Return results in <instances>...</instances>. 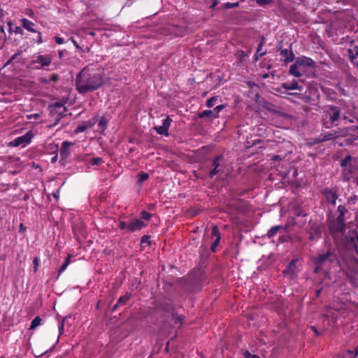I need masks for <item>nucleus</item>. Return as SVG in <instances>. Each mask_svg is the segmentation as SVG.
I'll use <instances>...</instances> for the list:
<instances>
[{
    "label": "nucleus",
    "mask_w": 358,
    "mask_h": 358,
    "mask_svg": "<svg viewBox=\"0 0 358 358\" xmlns=\"http://www.w3.org/2000/svg\"><path fill=\"white\" fill-rule=\"evenodd\" d=\"M106 84L103 74L83 68L76 76L75 85L80 94H86L88 92L95 91Z\"/></svg>",
    "instance_id": "1"
},
{
    "label": "nucleus",
    "mask_w": 358,
    "mask_h": 358,
    "mask_svg": "<svg viewBox=\"0 0 358 358\" xmlns=\"http://www.w3.org/2000/svg\"><path fill=\"white\" fill-rule=\"evenodd\" d=\"M208 281V275L204 269L199 268L193 269L187 275L180 278L178 285L183 292L195 294L200 292Z\"/></svg>",
    "instance_id": "2"
},
{
    "label": "nucleus",
    "mask_w": 358,
    "mask_h": 358,
    "mask_svg": "<svg viewBox=\"0 0 358 358\" xmlns=\"http://www.w3.org/2000/svg\"><path fill=\"white\" fill-rule=\"evenodd\" d=\"M341 242L348 252H355L358 255V231L356 229L349 230L343 234Z\"/></svg>",
    "instance_id": "3"
},
{
    "label": "nucleus",
    "mask_w": 358,
    "mask_h": 358,
    "mask_svg": "<svg viewBox=\"0 0 358 358\" xmlns=\"http://www.w3.org/2000/svg\"><path fill=\"white\" fill-rule=\"evenodd\" d=\"M313 264L325 265L327 263L338 264L339 262L337 254L334 248H329L324 252L318 253L317 256L312 257Z\"/></svg>",
    "instance_id": "4"
},
{
    "label": "nucleus",
    "mask_w": 358,
    "mask_h": 358,
    "mask_svg": "<svg viewBox=\"0 0 358 358\" xmlns=\"http://www.w3.org/2000/svg\"><path fill=\"white\" fill-rule=\"evenodd\" d=\"M328 227L331 234H343L346 230L345 217L338 215L336 217L329 215L327 217Z\"/></svg>",
    "instance_id": "5"
},
{
    "label": "nucleus",
    "mask_w": 358,
    "mask_h": 358,
    "mask_svg": "<svg viewBox=\"0 0 358 358\" xmlns=\"http://www.w3.org/2000/svg\"><path fill=\"white\" fill-rule=\"evenodd\" d=\"M309 229H306L308 239L310 241H315L322 238L324 225L317 221L308 222Z\"/></svg>",
    "instance_id": "6"
},
{
    "label": "nucleus",
    "mask_w": 358,
    "mask_h": 358,
    "mask_svg": "<svg viewBox=\"0 0 358 358\" xmlns=\"http://www.w3.org/2000/svg\"><path fill=\"white\" fill-rule=\"evenodd\" d=\"M33 137L34 134L32 133V131L30 130L24 135L19 136L15 138L13 141H10L9 143V145L10 147H17L20 145L24 147L31 142Z\"/></svg>",
    "instance_id": "7"
},
{
    "label": "nucleus",
    "mask_w": 358,
    "mask_h": 358,
    "mask_svg": "<svg viewBox=\"0 0 358 358\" xmlns=\"http://www.w3.org/2000/svg\"><path fill=\"white\" fill-rule=\"evenodd\" d=\"M299 69L304 73L308 69H315L317 67L315 62L311 58L306 56H300L296 58Z\"/></svg>",
    "instance_id": "8"
},
{
    "label": "nucleus",
    "mask_w": 358,
    "mask_h": 358,
    "mask_svg": "<svg viewBox=\"0 0 358 358\" xmlns=\"http://www.w3.org/2000/svg\"><path fill=\"white\" fill-rule=\"evenodd\" d=\"M224 161L222 155H217L213 161V169L210 171L208 176L210 178H213L214 176L220 172H222V169L220 167L222 166V163Z\"/></svg>",
    "instance_id": "9"
},
{
    "label": "nucleus",
    "mask_w": 358,
    "mask_h": 358,
    "mask_svg": "<svg viewBox=\"0 0 358 358\" xmlns=\"http://www.w3.org/2000/svg\"><path fill=\"white\" fill-rule=\"evenodd\" d=\"M299 261L298 258L292 259L286 268L282 271L283 275L289 276L291 279L294 278L298 274V268L296 266V262Z\"/></svg>",
    "instance_id": "10"
},
{
    "label": "nucleus",
    "mask_w": 358,
    "mask_h": 358,
    "mask_svg": "<svg viewBox=\"0 0 358 358\" xmlns=\"http://www.w3.org/2000/svg\"><path fill=\"white\" fill-rule=\"evenodd\" d=\"M73 143L67 141L62 143L60 148V161L62 165L65 166L67 162V158L70 155V146L73 145Z\"/></svg>",
    "instance_id": "11"
},
{
    "label": "nucleus",
    "mask_w": 358,
    "mask_h": 358,
    "mask_svg": "<svg viewBox=\"0 0 358 358\" xmlns=\"http://www.w3.org/2000/svg\"><path fill=\"white\" fill-rule=\"evenodd\" d=\"M292 44L291 43L289 48L282 49V46H277L278 51L280 52V55L284 57V59H281L285 64L293 62L296 58L292 48Z\"/></svg>",
    "instance_id": "12"
},
{
    "label": "nucleus",
    "mask_w": 358,
    "mask_h": 358,
    "mask_svg": "<svg viewBox=\"0 0 358 358\" xmlns=\"http://www.w3.org/2000/svg\"><path fill=\"white\" fill-rule=\"evenodd\" d=\"M322 194L328 203L332 206L336 205L338 199L337 189L326 187L322 191Z\"/></svg>",
    "instance_id": "13"
},
{
    "label": "nucleus",
    "mask_w": 358,
    "mask_h": 358,
    "mask_svg": "<svg viewBox=\"0 0 358 358\" xmlns=\"http://www.w3.org/2000/svg\"><path fill=\"white\" fill-rule=\"evenodd\" d=\"M52 62V58L48 55H39L36 57L35 60L31 62V64L39 63L40 66H35L34 69L37 70L44 69L45 66H49Z\"/></svg>",
    "instance_id": "14"
},
{
    "label": "nucleus",
    "mask_w": 358,
    "mask_h": 358,
    "mask_svg": "<svg viewBox=\"0 0 358 358\" xmlns=\"http://www.w3.org/2000/svg\"><path fill=\"white\" fill-rule=\"evenodd\" d=\"M156 309L167 313H173L176 309L171 301H159L155 304Z\"/></svg>",
    "instance_id": "15"
},
{
    "label": "nucleus",
    "mask_w": 358,
    "mask_h": 358,
    "mask_svg": "<svg viewBox=\"0 0 358 358\" xmlns=\"http://www.w3.org/2000/svg\"><path fill=\"white\" fill-rule=\"evenodd\" d=\"M171 122L172 120L170 118L169 116H167L166 119L163 120V123L162 126L155 127L154 129H155L158 134L168 136L169 135V129L170 127Z\"/></svg>",
    "instance_id": "16"
},
{
    "label": "nucleus",
    "mask_w": 358,
    "mask_h": 358,
    "mask_svg": "<svg viewBox=\"0 0 358 358\" xmlns=\"http://www.w3.org/2000/svg\"><path fill=\"white\" fill-rule=\"evenodd\" d=\"M340 135L338 134V132L334 133H327L324 134H320L318 138H313V142L311 143V145H315L320 143L326 142L330 140H334L338 137Z\"/></svg>",
    "instance_id": "17"
},
{
    "label": "nucleus",
    "mask_w": 358,
    "mask_h": 358,
    "mask_svg": "<svg viewBox=\"0 0 358 358\" xmlns=\"http://www.w3.org/2000/svg\"><path fill=\"white\" fill-rule=\"evenodd\" d=\"M146 226L147 224L144 221L140 219H134L131 223L128 224V233L139 231Z\"/></svg>",
    "instance_id": "18"
},
{
    "label": "nucleus",
    "mask_w": 358,
    "mask_h": 358,
    "mask_svg": "<svg viewBox=\"0 0 358 358\" xmlns=\"http://www.w3.org/2000/svg\"><path fill=\"white\" fill-rule=\"evenodd\" d=\"M212 236L215 237V240L213 241L210 246V250L211 252H215L217 247L220 244L221 239V235L219 232V228L217 225H213L212 227Z\"/></svg>",
    "instance_id": "19"
},
{
    "label": "nucleus",
    "mask_w": 358,
    "mask_h": 358,
    "mask_svg": "<svg viewBox=\"0 0 358 358\" xmlns=\"http://www.w3.org/2000/svg\"><path fill=\"white\" fill-rule=\"evenodd\" d=\"M261 41L258 44L256 52L253 57V59L255 62H257L260 57L264 56L266 54V51H262V47L264 45L266 38L264 36H260Z\"/></svg>",
    "instance_id": "20"
},
{
    "label": "nucleus",
    "mask_w": 358,
    "mask_h": 358,
    "mask_svg": "<svg viewBox=\"0 0 358 358\" xmlns=\"http://www.w3.org/2000/svg\"><path fill=\"white\" fill-rule=\"evenodd\" d=\"M131 296V293H127L126 294L121 296L118 299L117 303L112 308L111 313H113L120 306L124 305L130 299Z\"/></svg>",
    "instance_id": "21"
},
{
    "label": "nucleus",
    "mask_w": 358,
    "mask_h": 358,
    "mask_svg": "<svg viewBox=\"0 0 358 358\" xmlns=\"http://www.w3.org/2000/svg\"><path fill=\"white\" fill-rule=\"evenodd\" d=\"M294 63L292 64L289 67V74L294 76V77L299 78L302 76L303 72L299 69V66L296 59H294Z\"/></svg>",
    "instance_id": "22"
},
{
    "label": "nucleus",
    "mask_w": 358,
    "mask_h": 358,
    "mask_svg": "<svg viewBox=\"0 0 358 358\" xmlns=\"http://www.w3.org/2000/svg\"><path fill=\"white\" fill-rule=\"evenodd\" d=\"M22 27L30 32L37 31V29L34 28L35 24L27 18L21 20Z\"/></svg>",
    "instance_id": "23"
},
{
    "label": "nucleus",
    "mask_w": 358,
    "mask_h": 358,
    "mask_svg": "<svg viewBox=\"0 0 358 358\" xmlns=\"http://www.w3.org/2000/svg\"><path fill=\"white\" fill-rule=\"evenodd\" d=\"M284 227L282 225H276L274 227H272L267 232L266 237L268 238H271L274 236H275L278 233L283 232L284 231Z\"/></svg>",
    "instance_id": "24"
},
{
    "label": "nucleus",
    "mask_w": 358,
    "mask_h": 358,
    "mask_svg": "<svg viewBox=\"0 0 358 358\" xmlns=\"http://www.w3.org/2000/svg\"><path fill=\"white\" fill-rule=\"evenodd\" d=\"M356 162H358V158L353 157L350 155H347L345 158L341 161L340 166L343 169H345L350 166V164Z\"/></svg>",
    "instance_id": "25"
},
{
    "label": "nucleus",
    "mask_w": 358,
    "mask_h": 358,
    "mask_svg": "<svg viewBox=\"0 0 358 358\" xmlns=\"http://www.w3.org/2000/svg\"><path fill=\"white\" fill-rule=\"evenodd\" d=\"M171 32L176 36H183L187 33V29L182 26H172L171 28Z\"/></svg>",
    "instance_id": "26"
},
{
    "label": "nucleus",
    "mask_w": 358,
    "mask_h": 358,
    "mask_svg": "<svg viewBox=\"0 0 358 358\" xmlns=\"http://www.w3.org/2000/svg\"><path fill=\"white\" fill-rule=\"evenodd\" d=\"M329 109L333 113L330 115V121L331 124H334L340 117V108L336 106H330Z\"/></svg>",
    "instance_id": "27"
},
{
    "label": "nucleus",
    "mask_w": 358,
    "mask_h": 358,
    "mask_svg": "<svg viewBox=\"0 0 358 358\" xmlns=\"http://www.w3.org/2000/svg\"><path fill=\"white\" fill-rule=\"evenodd\" d=\"M199 118H206L208 121L215 119L213 110H206L198 113Z\"/></svg>",
    "instance_id": "28"
},
{
    "label": "nucleus",
    "mask_w": 358,
    "mask_h": 358,
    "mask_svg": "<svg viewBox=\"0 0 358 358\" xmlns=\"http://www.w3.org/2000/svg\"><path fill=\"white\" fill-rule=\"evenodd\" d=\"M358 355V348L354 350H348L343 353L338 355L337 358H355Z\"/></svg>",
    "instance_id": "29"
},
{
    "label": "nucleus",
    "mask_w": 358,
    "mask_h": 358,
    "mask_svg": "<svg viewBox=\"0 0 358 358\" xmlns=\"http://www.w3.org/2000/svg\"><path fill=\"white\" fill-rule=\"evenodd\" d=\"M282 87H283V89L285 90H296V89H299V90L301 89V87L299 86L297 81H296V80H293L292 82H291L289 83H282Z\"/></svg>",
    "instance_id": "30"
},
{
    "label": "nucleus",
    "mask_w": 358,
    "mask_h": 358,
    "mask_svg": "<svg viewBox=\"0 0 358 358\" xmlns=\"http://www.w3.org/2000/svg\"><path fill=\"white\" fill-rule=\"evenodd\" d=\"M172 319L174 321L175 324H179V328L182 325L183 320L185 319V316L182 315H178L177 312L175 310L173 313L171 314Z\"/></svg>",
    "instance_id": "31"
},
{
    "label": "nucleus",
    "mask_w": 358,
    "mask_h": 358,
    "mask_svg": "<svg viewBox=\"0 0 358 358\" xmlns=\"http://www.w3.org/2000/svg\"><path fill=\"white\" fill-rule=\"evenodd\" d=\"M273 89L275 92L280 93V96L282 98H285L286 97L284 94L292 95V96H294L297 97V98H299L300 96H301V94H299V93H287L285 91L282 90L283 87H282V85H280V87H273Z\"/></svg>",
    "instance_id": "32"
},
{
    "label": "nucleus",
    "mask_w": 358,
    "mask_h": 358,
    "mask_svg": "<svg viewBox=\"0 0 358 358\" xmlns=\"http://www.w3.org/2000/svg\"><path fill=\"white\" fill-rule=\"evenodd\" d=\"M348 54L350 61L354 62V60H356V57L358 56V46H355L353 49H349Z\"/></svg>",
    "instance_id": "33"
},
{
    "label": "nucleus",
    "mask_w": 358,
    "mask_h": 358,
    "mask_svg": "<svg viewBox=\"0 0 358 358\" xmlns=\"http://www.w3.org/2000/svg\"><path fill=\"white\" fill-rule=\"evenodd\" d=\"M239 6V2L230 3L227 2L218 7L217 9L219 10H228L230 8H237Z\"/></svg>",
    "instance_id": "34"
},
{
    "label": "nucleus",
    "mask_w": 358,
    "mask_h": 358,
    "mask_svg": "<svg viewBox=\"0 0 358 358\" xmlns=\"http://www.w3.org/2000/svg\"><path fill=\"white\" fill-rule=\"evenodd\" d=\"M255 102L259 106L263 107L264 105H266L267 101L262 97L259 93H256L254 99Z\"/></svg>",
    "instance_id": "35"
},
{
    "label": "nucleus",
    "mask_w": 358,
    "mask_h": 358,
    "mask_svg": "<svg viewBox=\"0 0 358 358\" xmlns=\"http://www.w3.org/2000/svg\"><path fill=\"white\" fill-rule=\"evenodd\" d=\"M70 255H68V257L65 259V261L63 263V264L59 267V268L58 269V275H57V278L59 277V275L64 271H65V269L66 268V267L68 266V265L70 263Z\"/></svg>",
    "instance_id": "36"
},
{
    "label": "nucleus",
    "mask_w": 358,
    "mask_h": 358,
    "mask_svg": "<svg viewBox=\"0 0 358 358\" xmlns=\"http://www.w3.org/2000/svg\"><path fill=\"white\" fill-rule=\"evenodd\" d=\"M137 178H138V181H137L138 183L141 184L148 179L149 175H148V173H147L145 172L141 171L138 174Z\"/></svg>",
    "instance_id": "37"
},
{
    "label": "nucleus",
    "mask_w": 358,
    "mask_h": 358,
    "mask_svg": "<svg viewBox=\"0 0 358 358\" xmlns=\"http://www.w3.org/2000/svg\"><path fill=\"white\" fill-rule=\"evenodd\" d=\"M41 318L40 316H36L31 322L29 329H34L41 324Z\"/></svg>",
    "instance_id": "38"
},
{
    "label": "nucleus",
    "mask_w": 358,
    "mask_h": 358,
    "mask_svg": "<svg viewBox=\"0 0 358 358\" xmlns=\"http://www.w3.org/2000/svg\"><path fill=\"white\" fill-rule=\"evenodd\" d=\"M108 120L105 117H101L99 121V127L104 131L107 128Z\"/></svg>",
    "instance_id": "39"
},
{
    "label": "nucleus",
    "mask_w": 358,
    "mask_h": 358,
    "mask_svg": "<svg viewBox=\"0 0 358 358\" xmlns=\"http://www.w3.org/2000/svg\"><path fill=\"white\" fill-rule=\"evenodd\" d=\"M294 215L297 217H306L307 213L301 207L295 208L294 210Z\"/></svg>",
    "instance_id": "40"
},
{
    "label": "nucleus",
    "mask_w": 358,
    "mask_h": 358,
    "mask_svg": "<svg viewBox=\"0 0 358 358\" xmlns=\"http://www.w3.org/2000/svg\"><path fill=\"white\" fill-rule=\"evenodd\" d=\"M348 212V209L344 205H339L337 208V213L344 217Z\"/></svg>",
    "instance_id": "41"
},
{
    "label": "nucleus",
    "mask_w": 358,
    "mask_h": 358,
    "mask_svg": "<svg viewBox=\"0 0 358 358\" xmlns=\"http://www.w3.org/2000/svg\"><path fill=\"white\" fill-rule=\"evenodd\" d=\"M68 41H71L73 45H75V47L78 49V50H80L81 52H87L90 51V48L88 47H86L85 49H83V48H81L78 43L73 38H69Z\"/></svg>",
    "instance_id": "42"
},
{
    "label": "nucleus",
    "mask_w": 358,
    "mask_h": 358,
    "mask_svg": "<svg viewBox=\"0 0 358 358\" xmlns=\"http://www.w3.org/2000/svg\"><path fill=\"white\" fill-rule=\"evenodd\" d=\"M242 355L245 358H260V357L255 354H252L247 350H242Z\"/></svg>",
    "instance_id": "43"
},
{
    "label": "nucleus",
    "mask_w": 358,
    "mask_h": 358,
    "mask_svg": "<svg viewBox=\"0 0 358 358\" xmlns=\"http://www.w3.org/2000/svg\"><path fill=\"white\" fill-rule=\"evenodd\" d=\"M226 106H227L225 104H221V105L217 106L215 108H214L213 111L214 115H215L216 118L219 117V113L221 110H222L224 108H225Z\"/></svg>",
    "instance_id": "44"
},
{
    "label": "nucleus",
    "mask_w": 358,
    "mask_h": 358,
    "mask_svg": "<svg viewBox=\"0 0 358 358\" xmlns=\"http://www.w3.org/2000/svg\"><path fill=\"white\" fill-rule=\"evenodd\" d=\"M86 129H87L86 124H85V122H83L80 124H79L76 129L74 130V132L76 134L81 133L85 131Z\"/></svg>",
    "instance_id": "45"
},
{
    "label": "nucleus",
    "mask_w": 358,
    "mask_h": 358,
    "mask_svg": "<svg viewBox=\"0 0 358 358\" xmlns=\"http://www.w3.org/2000/svg\"><path fill=\"white\" fill-rule=\"evenodd\" d=\"M103 162V160L101 157H95V158H92L90 160V163L92 166H94V165L98 166V165L101 164Z\"/></svg>",
    "instance_id": "46"
},
{
    "label": "nucleus",
    "mask_w": 358,
    "mask_h": 358,
    "mask_svg": "<svg viewBox=\"0 0 358 358\" xmlns=\"http://www.w3.org/2000/svg\"><path fill=\"white\" fill-rule=\"evenodd\" d=\"M217 100V96H212L206 101V106L208 108L214 106L215 101Z\"/></svg>",
    "instance_id": "47"
},
{
    "label": "nucleus",
    "mask_w": 358,
    "mask_h": 358,
    "mask_svg": "<svg viewBox=\"0 0 358 358\" xmlns=\"http://www.w3.org/2000/svg\"><path fill=\"white\" fill-rule=\"evenodd\" d=\"M98 121L97 116L93 117L91 120H89L88 121L85 122V124H86V127L87 129L92 127Z\"/></svg>",
    "instance_id": "48"
},
{
    "label": "nucleus",
    "mask_w": 358,
    "mask_h": 358,
    "mask_svg": "<svg viewBox=\"0 0 358 358\" xmlns=\"http://www.w3.org/2000/svg\"><path fill=\"white\" fill-rule=\"evenodd\" d=\"M68 318V317H65L61 322L59 326V335H62L64 330V321ZM59 336L57 337V342L56 343H57L59 342Z\"/></svg>",
    "instance_id": "49"
},
{
    "label": "nucleus",
    "mask_w": 358,
    "mask_h": 358,
    "mask_svg": "<svg viewBox=\"0 0 358 358\" xmlns=\"http://www.w3.org/2000/svg\"><path fill=\"white\" fill-rule=\"evenodd\" d=\"M150 238H151V236L150 235L143 236L141 238V244L147 243L148 245H151Z\"/></svg>",
    "instance_id": "50"
},
{
    "label": "nucleus",
    "mask_w": 358,
    "mask_h": 358,
    "mask_svg": "<svg viewBox=\"0 0 358 358\" xmlns=\"http://www.w3.org/2000/svg\"><path fill=\"white\" fill-rule=\"evenodd\" d=\"M141 216L145 220L148 221L152 217V214L145 210H143L141 212Z\"/></svg>",
    "instance_id": "51"
},
{
    "label": "nucleus",
    "mask_w": 358,
    "mask_h": 358,
    "mask_svg": "<svg viewBox=\"0 0 358 358\" xmlns=\"http://www.w3.org/2000/svg\"><path fill=\"white\" fill-rule=\"evenodd\" d=\"M33 271L34 273H36L38 271V266L39 265V259L37 257H34L33 259Z\"/></svg>",
    "instance_id": "52"
},
{
    "label": "nucleus",
    "mask_w": 358,
    "mask_h": 358,
    "mask_svg": "<svg viewBox=\"0 0 358 358\" xmlns=\"http://www.w3.org/2000/svg\"><path fill=\"white\" fill-rule=\"evenodd\" d=\"M35 33L37 34V36H36V39L34 38L33 40L38 44L42 43L43 42V38H42V33L40 31H38V29H37V31H36Z\"/></svg>",
    "instance_id": "53"
},
{
    "label": "nucleus",
    "mask_w": 358,
    "mask_h": 358,
    "mask_svg": "<svg viewBox=\"0 0 358 358\" xmlns=\"http://www.w3.org/2000/svg\"><path fill=\"white\" fill-rule=\"evenodd\" d=\"M255 2L259 6H265L270 4L272 2V0H255Z\"/></svg>",
    "instance_id": "54"
},
{
    "label": "nucleus",
    "mask_w": 358,
    "mask_h": 358,
    "mask_svg": "<svg viewBox=\"0 0 358 358\" xmlns=\"http://www.w3.org/2000/svg\"><path fill=\"white\" fill-rule=\"evenodd\" d=\"M52 106L55 107V108L57 109V108H64V111H66V108L64 106V103H62V102H55L52 104H51Z\"/></svg>",
    "instance_id": "55"
},
{
    "label": "nucleus",
    "mask_w": 358,
    "mask_h": 358,
    "mask_svg": "<svg viewBox=\"0 0 358 358\" xmlns=\"http://www.w3.org/2000/svg\"><path fill=\"white\" fill-rule=\"evenodd\" d=\"M128 224H129L124 221H120L118 227L121 230L126 229L127 232H128Z\"/></svg>",
    "instance_id": "56"
},
{
    "label": "nucleus",
    "mask_w": 358,
    "mask_h": 358,
    "mask_svg": "<svg viewBox=\"0 0 358 358\" xmlns=\"http://www.w3.org/2000/svg\"><path fill=\"white\" fill-rule=\"evenodd\" d=\"M289 238V237L287 235L280 236L278 238V243H283L287 242Z\"/></svg>",
    "instance_id": "57"
},
{
    "label": "nucleus",
    "mask_w": 358,
    "mask_h": 358,
    "mask_svg": "<svg viewBox=\"0 0 358 358\" xmlns=\"http://www.w3.org/2000/svg\"><path fill=\"white\" fill-rule=\"evenodd\" d=\"M357 201V196L352 195L348 199V203L349 204H355Z\"/></svg>",
    "instance_id": "58"
},
{
    "label": "nucleus",
    "mask_w": 358,
    "mask_h": 358,
    "mask_svg": "<svg viewBox=\"0 0 358 358\" xmlns=\"http://www.w3.org/2000/svg\"><path fill=\"white\" fill-rule=\"evenodd\" d=\"M314 265H315V267H314V269H313V273H318L320 271L322 272V270H324L322 268V267H323L322 265H319V264H314Z\"/></svg>",
    "instance_id": "59"
},
{
    "label": "nucleus",
    "mask_w": 358,
    "mask_h": 358,
    "mask_svg": "<svg viewBox=\"0 0 358 358\" xmlns=\"http://www.w3.org/2000/svg\"><path fill=\"white\" fill-rule=\"evenodd\" d=\"M48 110H49L50 114L51 115H54L58 113V111L57 110V109L55 108V107L52 106L51 104L48 106Z\"/></svg>",
    "instance_id": "60"
},
{
    "label": "nucleus",
    "mask_w": 358,
    "mask_h": 358,
    "mask_svg": "<svg viewBox=\"0 0 358 358\" xmlns=\"http://www.w3.org/2000/svg\"><path fill=\"white\" fill-rule=\"evenodd\" d=\"M273 106V105L271 103L267 101L266 105H264L262 108H264V109H266L268 111L271 112V111H273V108H272Z\"/></svg>",
    "instance_id": "61"
},
{
    "label": "nucleus",
    "mask_w": 358,
    "mask_h": 358,
    "mask_svg": "<svg viewBox=\"0 0 358 358\" xmlns=\"http://www.w3.org/2000/svg\"><path fill=\"white\" fill-rule=\"evenodd\" d=\"M59 79V77L57 74H55V73H53L52 75H50V81H53V82H57Z\"/></svg>",
    "instance_id": "62"
},
{
    "label": "nucleus",
    "mask_w": 358,
    "mask_h": 358,
    "mask_svg": "<svg viewBox=\"0 0 358 358\" xmlns=\"http://www.w3.org/2000/svg\"><path fill=\"white\" fill-rule=\"evenodd\" d=\"M200 255L202 258L207 259L209 255V252L206 250V248H204L202 252H200Z\"/></svg>",
    "instance_id": "63"
},
{
    "label": "nucleus",
    "mask_w": 358,
    "mask_h": 358,
    "mask_svg": "<svg viewBox=\"0 0 358 358\" xmlns=\"http://www.w3.org/2000/svg\"><path fill=\"white\" fill-rule=\"evenodd\" d=\"M13 32L15 34H21V35H23V34H24V31L22 29V27H15L13 30Z\"/></svg>",
    "instance_id": "64"
}]
</instances>
